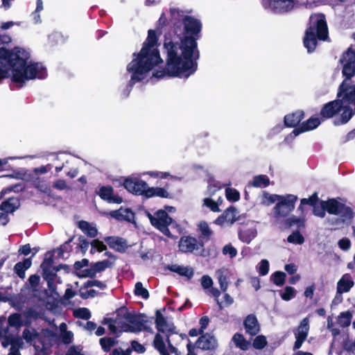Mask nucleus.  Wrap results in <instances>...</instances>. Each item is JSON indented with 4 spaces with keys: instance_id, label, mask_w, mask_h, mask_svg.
<instances>
[{
    "instance_id": "58",
    "label": "nucleus",
    "mask_w": 355,
    "mask_h": 355,
    "mask_svg": "<svg viewBox=\"0 0 355 355\" xmlns=\"http://www.w3.org/2000/svg\"><path fill=\"white\" fill-rule=\"evenodd\" d=\"M89 285L91 286H96V287L98 288L100 290H105L107 288V286L105 282H100L98 280L90 281Z\"/></svg>"
},
{
    "instance_id": "52",
    "label": "nucleus",
    "mask_w": 355,
    "mask_h": 355,
    "mask_svg": "<svg viewBox=\"0 0 355 355\" xmlns=\"http://www.w3.org/2000/svg\"><path fill=\"white\" fill-rule=\"evenodd\" d=\"M269 270V262L266 259L261 261L259 265V272L261 275H266L268 274Z\"/></svg>"
},
{
    "instance_id": "33",
    "label": "nucleus",
    "mask_w": 355,
    "mask_h": 355,
    "mask_svg": "<svg viewBox=\"0 0 355 355\" xmlns=\"http://www.w3.org/2000/svg\"><path fill=\"white\" fill-rule=\"evenodd\" d=\"M352 318V314L349 311L342 312L338 318V324L342 327H348Z\"/></svg>"
},
{
    "instance_id": "28",
    "label": "nucleus",
    "mask_w": 355,
    "mask_h": 355,
    "mask_svg": "<svg viewBox=\"0 0 355 355\" xmlns=\"http://www.w3.org/2000/svg\"><path fill=\"white\" fill-rule=\"evenodd\" d=\"M250 184L254 187L265 188L270 184V179L266 175H258L254 177Z\"/></svg>"
},
{
    "instance_id": "62",
    "label": "nucleus",
    "mask_w": 355,
    "mask_h": 355,
    "mask_svg": "<svg viewBox=\"0 0 355 355\" xmlns=\"http://www.w3.org/2000/svg\"><path fill=\"white\" fill-rule=\"evenodd\" d=\"M285 270L288 274H294L297 271V266L293 263L286 264L284 266Z\"/></svg>"
},
{
    "instance_id": "8",
    "label": "nucleus",
    "mask_w": 355,
    "mask_h": 355,
    "mask_svg": "<svg viewBox=\"0 0 355 355\" xmlns=\"http://www.w3.org/2000/svg\"><path fill=\"white\" fill-rule=\"evenodd\" d=\"M337 96H338L337 95ZM341 109L343 110L341 121H335L334 123L336 125L346 123L355 114V107L354 106L345 107L343 105L342 97H338L337 100L327 103L321 110L320 114L324 118H331Z\"/></svg>"
},
{
    "instance_id": "3",
    "label": "nucleus",
    "mask_w": 355,
    "mask_h": 355,
    "mask_svg": "<svg viewBox=\"0 0 355 355\" xmlns=\"http://www.w3.org/2000/svg\"><path fill=\"white\" fill-rule=\"evenodd\" d=\"M155 324L158 333L155 336L154 347L161 355H178L177 349L173 343L181 340L182 336L177 334L172 320L157 311Z\"/></svg>"
},
{
    "instance_id": "56",
    "label": "nucleus",
    "mask_w": 355,
    "mask_h": 355,
    "mask_svg": "<svg viewBox=\"0 0 355 355\" xmlns=\"http://www.w3.org/2000/svg\"><path fill=\"white\" fill-rule=\"evenodd\" d=\"M40 280V277L37 275H33L28 279L29 284L34 289L39 285Z\"/></svg>"
},
{
    "instance_id": "36",
    "label": "nucleus",
    "mask_w": 355,
    "mask_h": 355,
    "mask_svg": "<svg viewBox=\"0 0 355 355\" xmlns=\"http://www.w3.org/2000/svg\"><path fill=\"white\" fill-rule=\"evenodd\" d=\"M8 324L10 327H19L22 324V320L20 314L13 313L8 317Z\"/></svg>"
},
{
    "instance_id": "60",
    "label": "nucleus",
    "mask_w": 355,
    "mask_h": 355,
    "mask_svg": "<svg viewBox=\"0 0 355 355\" xmlns=\"http://www.w3.org/2000/svg\"><path fill=\"white\" fill-rule=\"evenodd\" d=\"M132 347L135 351L139 353H143L145 351L144 347L137 341H133L132 343Z\"/></svg>"
},
{
    "instance_id": "53",
    "label": "nucleus",
    "mask_w": 355,
    "mask_h": 355,
    "mask_svg": "<svg viewBox=\"0 0 355 355\" xmlns=\"http://www.w3.org/2000/svg\"><path fill=\"white\" fill-rule=\"evenodd\" d=\"M201 285L204 289H210L213 285V280L209 275H203L201 278Z\"/></svg>"
},
{
    "instance_id": "7",
    "label": "nucleus",
    "mask_w": 355,
    "mask_h": 355,
    "mask_svg": "<svg viewBox=\"0 0 355 355\" xmlns=\"http://www.w3.org/2000/svg\"><path fill=\"white\" fill-rule=\"evenodd\" d=\"M123 186L129 192L136 195H144L146 198L169 197V193L165 189L149 187L145 181L135 176L126 178L123 182Z\"/></svg>"
},
{
    "instance_id": "50",
    "label": "nucleus",
    "mask_w": 355,
    "mask_h": 355,
    "mask_svg": "<svg viewBox=\"0 0 355 355\" xmlns=\"http://www.w3.org/2000/svg\"><path fill=\"white\" fill-rule=\"evenodd\" d=\"M223 254L224 255H228L230 258L232 259L237 254V250L231 244L225 245L223 248Z\"/></svg>"
},
{
    "instance_id": "9",
    "label": "nucleus",
    "mask_w": 355,
    "mask_h": 355,
    "mask_svg": "<svg viewBox=\"0 0 355 355\" xmlns=\"http://www.w3.org/2000/svg\"><path fill=\"white\" fill-rule=\"evenodd\" d=\"M298 198L293 194L280 195L277 203L272 209V215L276 222L287 217L295 207Z\"/></svg>"
},
{
    "instance_id": "16",
    "label": "nucleus",
    "mask_w": 355,
    "mask_h": 355,
    "mask_svg": "<svg viewBox=\"0 0 355 355\" xmlns=\"http://www.w3.org/2000/svg\"><path fill=\"white\" fill-rule=\"evenodd\" d=\"M23 338L27 341L30 343H33V345L36 348L37 350L46 349L45 346H43L40 348L39 344L41 342L40 335L33 329H26L23 331Z\"/></svg>"
},
{
    "instance_id": "61",
    "label": "nucleus",
    "mask_w": 355,
    "mask_h": 355,
    "mask_svg": "<svg viewBox=\"0 0 355 355\" xmlns=\"http://www.w3.org/2000/svg\"><path fill=\"white\" fill-rule=\"evenodd\" d=\"M209 320L208 318V317L207 316H205V317H202L200 320V332H203V331L207 328L208 324H209Z\"/></svg>"
},
{
    "instance_id": "40",
    "label": "nucleus",
    "mask_w": 355,
    "mask_h": 355,
    "mask_svg": "<svg viewBox=\"0 0 355 355\" xmlns=\"http://www.w3.org/2000/svg\"><path fill=\"white\" fill-rule=\"evenodd\" d=\"M295 289L291 286H286L284 292L281 293V297L285 301H289L295 296Z\"/></svg>"
},
{
    "instance_id": "2",
    "label": "nucleus",
    "mask_w": 355,
    "mask_h": 355,
    "mask_svg": "<svg viewBox=\"0 0 355 355\" xmlns=\"http://www.w3.org/2000/svg\"><path fill=\"white\" fill-rule=\"evenodd\" d=\"M29 53L23 49L15 47L12 50L0 48V80L9 76L19 83L46 76V69L42 63L29 62Z\"/></svg>"
},
{
    "instance_id": "11",
    "label": "nucleus",
    "mask_w": 355,
    "mask_h": 355,
    "mask_svg": "<svg viewBox=\"0 0 355 355\" xmlns=\"http://www.w3.org/2000/svg\"><path fill=\"white\" fill-rule=\"evenodd\" d=\"M295 0H263V6L275 13H284L292 10Z\"/></svg>"
},
{
    "instance_id": "35",
    "label": "nucleus",
    "mask_w": 355,
    "mask_h": 355,
    "mask_svg": "<svg viewBox=\"0 0 355 355\" xmlns=\"http://www.w3.org/2000/svg\"><path fill=\"white\" fill-rule=\"evenodd\" d=\"M287 241L291 243L301 245L304 243V239L299 231H295L288 236Z\"/></svg>"
},
{
    "instance_id": "31",
    "label": "nucleus",
    "mask_w": 355,
    "mask_h": 355,
    "mask_svg": "<svg viewBox=\"0 0 355 355\" xmlns=\"http://www.w3.org/2000/svg\"><path fill=\"white\" fill-rule=\"evenodd\" d=\"M232 341L236 347L242 350H247L250 345V343L245 340L243 335L240 334H235L232 338Z\"/></svg>"
},
{
    "instance_id": "42",
    "label": "nucleus",
    "mask_w": 355,
    "mask_h": 355,
    "mask_svg": "<svg viewBox=\"0 0 355 355\" xmlns=\"http://www.w3.org/2000/svg\"><path fill=\"white\" fill-rule=\"evenodd\" d=\"M218 275V283L220 285V288L223 292H225L228 288V282L227 281V277L223 275V272L221 270H218L216 272Z\"/></svg>"
},
{
    "instance_id": "49",
    "label": "nucleus",
    "mask_w": 355,
    "mask_h": 355,
    "mask_svg": "<svg viewBox=\"0 0 355 355\" xmlns=\"http://www.w3.org/2000/svg\"><path fill=\"white\" fill-rule=\"evenodd\" d=\"M149 175L150 176L155 178H161V179H166L168 177L171 176L170 174L167 172H159V171H148L146 173H142L139 174V176H142L144 175Z\"/></svg>"
},
{
    "instance_id": "47",
    "label": "nucleus",
    "mask_w": 355,
    "mask_h": 355,
    "mask_svg": "<svg viewBox=\"0 0 355 355\" xmlns=\"http://www.w3.org/2000/svg\"><path fill=\"white\" fill-rule=\"evenodd\" d=\"M91 246H92V249H91V252L93 253L94 252V250H96L99 252H101L104 250H105L107 249V247L106 245L103 243V241H101L99 240H94L92 243H91Z\"/></svg>"
},
{
    "instance_id": "59",
    "label": "nucleus",
    "mask_w": 355,
    "mask_h": 355,
    "mask_svg": "<svg viewBox=\"0 0 355 355\" xmlns=\"http://www.w3.org/2000/svg\"><path fill=\"white\" fill-rule=\"evenodd\" d=\"M73 336V333L71 331H68L61 334L62 341L66 344L71 343Z\"/></svg>"
},
{
    "instance_id": "5",
    "label": "nucleus",
    "mask_w": 355,
    "mask_h": 355,
    "mask_svg": "<svg viewBox=\"0 0 355 355\" xmlns=\"http://www.w3.org/2000/svg\"><path fill=\"white\" fill-rule=\"evenodd\" d=\"M109 327L113 333L118 331L137 332L145 328L144 320L139 315L130 312L125 307H121L116 312V317Z\"/></svg>"
},
{
    "instance_id": "51",
    "label": "nucleus",
    "mask_w": 355,
    "mask_h": 355,
    "mask_svg": "<svg viewBox=\"0 0 355 355\" xmlns=\"http://www.w3.org/2000/svg\"><path fill=\"white\" fill-rule=\"evenodd\" d=\"M304 218L303 217H297L292 216L287 219V223L290 225H296L298 227H303L304 225Z\"/></svg>"
},
{
    "instance_id": "23",
    "label": "nucleus",
    "mask_w": 355,
    "mask_h": 355,
    "mask_svg": "<svg viewBox=\"0 0 355 355\" xmlns=\"http://www.w3.org/2000/svg\"><path fill=\"white\" fill-rule=\"evenodd\" d=\"M303 118L304 112L298 110L286 115L284 117V124L288 127H294L297 125Z\"/></svg>"
},
{
    "instance_id": "41",
    "label": "nucleus",
    "mask_w": 355,
    "mask_h": 355,
    "mask_svg": "<svg viewBox=\"0 0 355 355\" xmlns=\"http://www.w3.org/2000/svg\"><path fill=\"white\" fill-rule=\"evenodd\" d=\"M198 229L203 237L208 238L211 234L212 231L209 227V225L205 221H200L198 225Z\"/></svg>"
},
{
    "instance_id": "10",
    "label": "nucleus",
    "mask_w": 355,
    "mask_h": 355,
    "mask_svg": "<svg viewBox=\"0 0 355 355\" xmlns=\"http://www.w3.org/2000/svg\"><path fill=\"white\" fill-rule=\"evenodd\" d=\"M147 216L153 227L159 230L166 236L169 238L173 237L168 229V226L173 224V220L170 216H168L166 211L159 209L153 214L148 213Z\"/></svg>"
},
{
    "instance_id": "29",
    "label": "nucleus",
    "mask_w": 355,
    "mask_h": 355,
    "mask_svg": "<svg viewBox=\"0 0 355 355\" xmlns=\"http://www.w3.org/2000/svg\"><path fill=\"white\" fill-rule=\"evenodd\" d=\"M170 270L171 271H173L175 272H177L178 274L185 276L188 277L189 279L191 278L193 275V271L191 268L189 267H184L178 265H173L170 268Z\"/></svg>"
},
{
    "instance_id": "14",
    "label": "nucleus",
    "mask_w": 355,
    "mask_h": 355,
    "mask_svg": "<svg viewBox=\"0 0 355 355\" xmlns=\"http://www.w3.org/2000/svg\"><path fill=\"white\" fill-rule=\"evenodd\" d=\"M320 124V121L318 118L311 117L306 122L303 123L299 128L294 129L292 133L286 139L288 140L289 137H295L300 133L312 130L316 128Z\"/></svg>"
},
{
    "instance_id": "37",
    "label": "nucleus",
    "mask_w": 355,
    "mask_h": 355,
    "mask_svg": "<svg viewBox=\"0 0 355 355\" xmlns=\"http://www.w3.org/2000/svg\"><path fill=\"white\" fill-rule=\"evenodd\" d=\"M73 315L76 318L88 320L91 317V313L87 308H78L73 310Z\"/></svg>"
},
{
    "instance_id": "45",
    "label": "nucleus",
    "mask_w": 355,
    "mask_h": 355,
    "mask_svg": "<svg viewBox=\"0 0 355 355\" xmlns=\"http://www.w3.org/2000/svg\"><path fill=\"white\" fill-rule=\"evenodd\" d=\"M100 344L105 351H109L115 344V340L113 338H102L100 339Z\"/></svg>"
},
{
    "instance_id": "27",
    "label": "nucleus",
    "mask_w": 355,
    "mask_h": 355,
    "mask_svg": "<svg viewBox=\"0 0 355 355\" xmlns=\"http://www.w3.org/2000/svg\"><path fill=\"white\" fill-rule=\"evenodd\" d=\"M280 195L272 194L266 191H263L260 197V202L264 206H270L273 203H277Z\"/></svg>"
},
{
    "instance_id": "19",
    "label": "nucleus",
    "mask_w": 355,
    "mask_h": 355,
    "mask_svg": "<svg viewBox=\"0 0 355 355\" xmlns=\"http://www.w3.org/2000/svg\"><path fill=\"white\" fill-rule=\"evenodd\" d=\"M100 197L109 202L120 204L122 198L113 195V189L111 187H103L98 192Z\"/></svg>"
},
{
    "instance_id": "57",
    "label": "nucleus",
    "mask_w": 355,
    "mask_h": 355,
    "mask_svg": "<svg viewBox=\"0 0 355 355\" xmlns=\"http://www.w3.org/2000/svg\"><path fill=\"white\" fill-rule=\"evenodd\" d=\"M66 355H84L82 352V349L79 347L72 346L67 352Z\"/></svg>"
},
{
    "instance_id": "15",
    "label": "nucleus",
    "mask_w": 355,
    "mask_h": 355,
    "mask_svg": "<svg viewBox=\"0 0 355 355\" xmlns=\"http://www.w3.org/2000/svg\"><path fill=\"white\" fill-rule=\"evenodd\" d=\"M179 248L182 252H193L199 249V245L195 238L184 236L179 241Z\"/></svg>"
},
{
    "instance_id": "34",
    "label": "nucleus",
    "mask_w": 355,
    "mask_h": 355,
    "mask_svg": "<svg viewBox=\"0 0 355 355\" xmlns=\"http://www.w3.org/2000/svg\"><path fill=\"white\" fill-rule=\"evenodd\" d=\"M113 261L110 260H103L94 263L92 267V270L94 272H100L106 268L111 267Z\"/></svg>"
},
{
    "instance_id": "30",
    "label": "nucleus",
    "mask_w": 355,
    "mask_h": 355,
    "mask_svg": "<svg viewBox=\"0 0 355 355\" xmlns=\"http://www.w3.org/2000/svg\"><path fill=\"white\" fill-rule=\"evenodd\" d=\"M257 230L255 228H250L239 232V239L245 243H249L257 236Z\"/></svg>"
},
{
    "instance_id": "44",
    "label": "nucleus",
    "mask_w": 355,
    "mask_h": 355,
    "mask_svg": "<svg viewBox=\"0 0 355 355\" xmlns=\"http://www.w3.org/2000/svg\"><path fill=\"white\" fill-rule=\"evenodd\" d=\"M225 196L228 200L236 202L239 200L240 194L234 189L227 188L225 190Z\"/></svg>"
},
{
    "instance_id": "21",
    "label": "nucleus",
    "mask_w": 355,
    "mask_h": 355,
    "mask_svg": "<svg viewBox=\"0 0 355 355\" xmlns=\"http://www.w3.org/2000/svg\"><path fill=\"white\" fill-rule=\"evenodd\" d=\"M354 286V282L349 274L344 275L337 283V293L342 294L347 293Z\"/></svg>"
},
{
    "instance_id": "26",
    "label": "nucleus",
    "mask_w": 355,
    "mask_h": 355,
    "mask_svg": "<svg viewBox=\"0 0 355 355\" xmlns=\"http://www.w3.org/2000/svg\"><path fill=\"white\" fill-rule=\"evenodd\" d=\"M78 227L88 236L94 238L97 235L96 227L87 221H80L78 223Z\"/></svg>"
},
{
    "instance_id": "13",
    "label": "nucleus",
    "mask_w": 355,
    "mask_h": 355,
    "mask_svg": "<svg viewBox=\"0 0 355 355\" xmlns=\"http://www.w3.org/2000/svg\"><path fill=\"white\" fill-rule=\"evenodd\" d=\"M239 218V211L237 209L234 207H230L214 220V223L222 227H226L232 225Z\"/></svg>"
},
{
    "instance_id": "4",
    "label": "nucleus",
    "mask_w": 355,
    "mask_h": 355,
    "mask_svg": "<svg viewBox=\"0 0 355 355\" xmlns=\"http://www.w3.org/2000/svg\"><path fill=\"white\" fill-rule=\"evenodd\" d=\"M328 28L323 14L316 13L311 15L309 26L305 32L304 45L309 53L313 52L318 44V40H327Z\"/></svg>"
},
{
    "instance_id": "38",
    "label": "nucleus",
    "mask_w": 355,
    "mask_h": 355,
    "mask_svg": "<svg viewBox=\"0 0 355 355\" xmlns=\"http://www.w3.org/2000/svg\"><path fill=\"white\" fill-rule=\"evenodd\" d=\"M286 274L281 271L275 272L272 276L271 279L277 286H282L285 282Z\"/></svg>"
},
{
    "instance_id": "43",
    "label": "nucleus",
    "mask_w": 355,
    "mask_h": 355,
    "mask_svg": "<svg viewBox=\"0 0 355 355\" xmlns=\"http://www.w3.org/2000/svg\"><path fill=\"white\" fill-rule=\"evenodd\" d=\"M318 200V196L316 193L313 194L309 198H302L300 201V205L298 207V209L303 211V206L305 205H309L313 206L317 201Z\"/></svg>"
},
{
    "instance_id": "39",
    "label": "nucleus",
    "mask_w": 355,
    "mask_h": 355,
    "mask_svg": "<svg viewBox=\"0 0 355 355\" xmlns=\"http://www.w3.org/2000/svg\"><path fill=\"white\" fill-rule=\"evenodd\" d=\"M135 294L141 296L144 299H147L149 297L148 291L144 288L141 282H137L135 287Z\"/></svg>"
},
{
    "instance_id": "24",
    "label": "nucleus",
    "mask_w": 355,
    "mask_h": 355,
    "mask_svg": "<svg viewBox=\"0 0 355 355\" xmlns=\"http://www.w3.org/2000/svg\"><path fill=\"white\" fill-rule=\"evenodd\" d=\"M223 202V199L221 196L217 197L216 199L208 197L203 199L202 205L207 207L214 212H219L220 211L219 207L221 205Z\"/></svg>"
},
{
    "instance_id": "12",
    "label": "nucleus",
    "mask_w": 355,
    "mask_h": 355,
    "mask_svg": "<svg viewBox=\"0 0 355 355\" xmlns=\"http://www.w3.org/2000/svg\"><path fill=\"white\" fill-rule=\"evenodd\" d=\"M309 331V320L304 318L299 326L293 330L295 342L293 345V350L299 349L308 336Z\"/></svg>"
},
{
    "instance_id": "55",
    "label": "nucleus",
    "mask_w": 355,
    "mask_h": 355,
    "mask_svg": "<svg viewBox=\"0 0 355 355\" xmlns=\"http://www.w3.org/2000/svg\"><path fill=\"white\" fill-rule=\"evenodd\" d=\"M339 247L343 250H348L350 248L351 243L348 239H342L338 241Z\"/></svg>"
},
{
    "instance_id": "54",
    "label": "nucleus",
    "mask_w": 355,
    "mask_h": 355,
    "mask_svg": "<svg viewBox=\"0 0 355 355\" xmlns=\"http://www.w3.org/2000/svg\"><path fill=\"white\" fill-rule=\"evenodd\" d=\"M14 269H15V272L17 274V275L19 277H21L22 279L25 277L26 270L20 262H18L17 263H16Z\"/></svg>"
},
{
    "instance_id": "1",
    "label": "nucleus",
    "mask_w": 355,
    "mask_h": 355,
    "mask_svg": "<svg viewBox=\"0 0 355 355\" xmlns=\"http://www.w3.org/2000/svg\"><path fill=\"white\" fill-rule=\"evenodd\" d=\"M189 12L175 8L170 9L171 20L180 21L184 30L182 35L178 34L176 31L166 34L164 42L166 66L161 70L156 69L158 64L163 62L157 48V37L154 31H148L141 51L133 54L134 58L127 65L131 85L148 81L150 78H161L165 75L187 78L196 71V60L199 58L197 40L202 24Z\"/></svg>"
},
{
    "instance_id": "63",
    "label": "nucleus",
    "mask_w": 355,
    "mask_h": 355,
    "mask_svg": "<svg viewBox=\"0 0 355 355\" xmlns=\"http://www.w3.org/2000/svg\"><path fill=\"white\" fill-rule=\"evenodd\" d=\"M96 291L94 289H90L87 291V292H81L80 295L83 298H88V297H94L96 295Z\"/></svg>"
},
{
    "instance_id": "48",
    "label": "nucleus",
    "mask_w": 355,
    "mask_h": 355,
    "mask_svg": "<svg viewBox=\"0 0 355 355\" xmlns=\"http://www.w3.org/2000/svg\"><path fill=\"white\" fill-rule=\"evenodd\" d=\"M21 343L22 342L20 339L12 341L11 347L8 355H21L19 352V347Z\"/></svg>"
},
{
    "instance_id": "25",
    "label": "nucleus",
    "mask_w": 355,
    "mask_h": 355,
    "mask_svg": "<svg viewBox=\"0 0 355 355\" xmlns=\"http://www.w3.org/2000/svg\"><path fill=\"white\" fill-rule=\"evenodd\" d=\"M112 216L119 220H125L128 222L134 221L135 218L134 213L127 208H121L117 211H114L112 213Z\"/></svg>"
},
{
    "instance_id": "32",
    "label": "nucleus",
    "mask_w": 355,
    "mask_h": 355,
    "mask_svg": "<svg viewBox=\"0 0 355 355\" xmlns=\"http://www.w3.org/2000/svg\"><path fill=\"white\" fill-rule=\"evenodd\" d=\"M328 200H321L319 205L316 203L313 205V214L316 216L323 218L325 216V211H327Z\"/></svg>"
},
{
    "instance_id": "18",
    "label": "nucleus",
    "mask_w": 355,
    "mask_h": 355,
    "mask_svg": "<svg viewBox=\"0 0 355 355\" xmlns=\"http://www.w3.org/2000/svg\"><path fill=\"white\" fill-rule=\"evenodd\" d=\"M246 332L254 336L260 331V326L255 315H249L244 321Z\"/></svg>"
},
{
    "instance_id": "17",
    "label": "nucleus",
    "mask_w": 355,
    "mask_h": 355,
    "mask_svg": "<svg viewBox=\"0 0 355 355\" xmlns=\"http://www.w3.org/2000/svg\"><path fill=\"white\" fill-rule=\"evenodd\" d=\"M196 345L202 349H211L216 347L217 341L213 336L205 334L198 338Z\"/></svg>"
},
{
    "instance_id": "64",
    "label": "nucleus",
    "mask_w": 355,
    "mask_h": 355,
    "mask_svg": "<svg viewBox=\"0 0 355 355\" xmlns=\"http://www.w3.org/2000/svg\"><path fill=\"white\" fill-rule=\"evenodd\" d=\"M54 187L58 189L62 190L67 188V184L64 180H59L55 182Z\"/></svg>"
},
{
    "instance_id": "20",
    "label": "nucleus",
    "mask_w": 355,
    "mask_h": 355,
    "mask_svg": "<svg viewBox=\"0 0 355 355\" xmlns=\"http://www.w3.org/2000/svg\"><path fill=\"white\" fill-rule=\"evenodd\" d=\"M104 240L111 248L119 252L125 250L128 246L126 241L120 237L107 236Z\"/></svg>"
},
{
    "instance_id": "46",
    "label": "nucleus",
    "mask_w": 355,
    "mask_h": 355,
    "mask_svg": "<svg viewBox=\"0 0 355 355\" xmlns=\"http://www.w3.org/2000/svg\"><path fill=\"white\" fill-rule=\"evenodd\" d=\"M267 345L266 338L263 336H257L253 341V346L255 349H261Z\"/></svg>"
},
{
    "instance_id": "6",
    "label": "nucleus",
    "mask_w": 355,
    "mask_h": 355,
    "mask_svg": "<svg viewBox=\"0 0 355 355\" xmlns=\"http://www.w3.org/2000/svg\"><path fill=\"white\" fill-rule=\"evenodd\" d=\"M327 205V212L331 215L327 219L329 225L339 228L351 223L354 213L349 207L335 199L328 200Z\"/></svg>"
},
{
    "instance_id": "22",
    "label": "nucleus",
    "mask_w": 355,
    "mask_h": 355,
    "mask_svg": "<svg viewBox=\"0 0 355 355\" xmlns=\"http://www.w3.org/2000/svg\"><path fill=\"white\" fill-rule=\"evenodd\" d=\"M19 205V201L17 198H10L1 204L0 209L3 213L8 215V214L12 213L17 209Z\"/></svg>"
}]
</instances>
